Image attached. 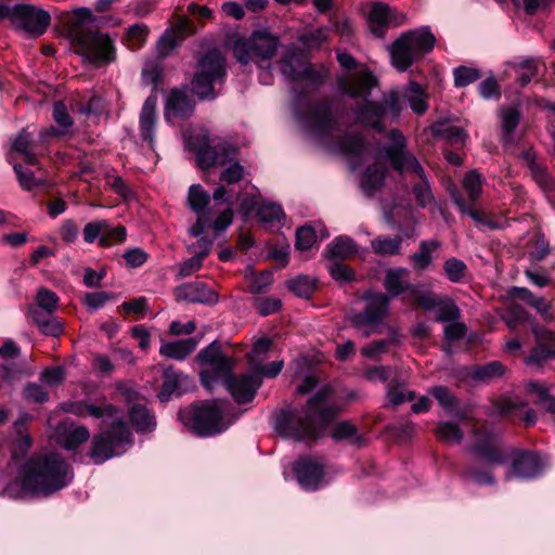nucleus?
<instances>
[{"mask_svg": "<svg viewBox=\"0 0 555 555\" xmlns=\"http://www.w3.org/2000/svg\"><path fill=\"white\" fill-rule=\"evenodd\" d=\"M181 383V373L168 367L163 373V384L158 398L162 402H167L171 396L178 392Z\"/></svg>", "mask_w": 555, "mask_h": 555, "instance_id": "obj_42", "label": "nucleus"}, {"mask_svg": "<svg viewBox=\"0 0 555 555\" xmlns=\"http://www.w3.org/2000/svg\"><path fill=\"white\" fill-rule=\"evenodd\" d=\"M261 377L254 374H242L228 378L227 388L231 392L234 400L238 403L250 402L258 388L261 386Z\"/></svg>", "mask_w": 555, "mask_h": 555, "instance_id": "obj_23", "label": "nucleus"}, {"mask_svg": "<svg viewBox=\"0 0 555 555\" xmlns=\"http://www.w3.org/2000/svg\"><path fill=\"white\" fill-rule=\"evenodd\" d=\"M435 44L436 37L427 26L405 31L390 48L392 65L400 72H404L429 53Z\"/></svg>", "mask_w": 555, "mask_h": 555, "instance_id": "obj_9", "label": "nucleus"}, {"mask_svg": "<svg viewBox=\"0 0 555 555\" xmlns=\"http://www.w3.org/2000/svg\"><path fill=\"white\" fill-rule=\"evenodd\" d=\"M90 438L86 426H63L57 429L59 443L66 450H76Z\"/></svg>", "mask_w": 555, "mask_h": 555, "instance_id": "obj_31", "label": "nucleus"}, {"mask_svg": "<svg viewBox=\"0 0 555 555\" xmlns=\"http://www.w3.org/2000/svg\"><path fill=\"white\" fill-rule=\"evenodd\" d=\"M82 234L86 243L92 244L99 238V245L107 248L125 242L127 231L122 225L112 227L107 220L102 219L88 222Z\"/></svg>", "mask_w": 555, "mask_h": 555, "instance_id": "obj_19", "label": "nucleus"}, {"mask_svg": "<svg viewBox=\"0 0 555 555\" xmlns=\"http://www.w3.org/2000/svg\"><path fill=\"white\" fill-rule=\"evenodd\" d=\"M454 85L457 88L466 87L480 78V72L473 67L459 66L453 70Z\"/></svg>", "mask_w": 555, "mask_h": 555, "instance_id": "obj_56", "label": "nucleus"}, {"mask_svg": "<svg viewBox=\"0 0 555 555\" xmlns=\"http://www.w3.org/2000/svg\"><path fill=\"white\" fill-rule=\"evenodd\" d=\"M393 10L384 3H375L369 14L371 31L376 37H384L388 27H398L405 21V15H400V20L392 21Z\"/></svg>", "mask_w": 555, "mask_h": 555, "instance_id": "obj_25", "label": "nucleus"}, {"mask_svg": "<svg viewBox=\"0 0 555 555\" xmlns=\"http://www.w3.org/2000/svg\"><path fill=\"white\" fill-rule=\"evenodd\" d=\"M317 242V233L315 231L309 227H300L296 231V248L300 250L310 249L313 244Z\"/></svg>", "mask_w": 555, "mask_h": 555, "instance_id": "obj_58", "label": "nucleus"}, {"mask_svg": "<svg viewBox=\"0 0 555 555\" xmlns=\"http://www.w3.org/2000/svg\"><path fill=\"white\" fill-rule=\"evenodd\" d=\"M429 393L438 401L440 406L449 414H454L459 420H467V416L463 412L454 413L457 406L456 398L451 391L444 386H435L429 390Z\"/></svg>", "mask_w": 555, "mask_h": 555, "instance_id": "obj_39", "label": "nucleus"}, {"mask_svg": "<svg viewBox=\"0 0 555 555\" xmlns=\"http://www.w3.org/2000/svg\"><path fill=\"white\" fill-rule=\"evenodd\" d=\"M163 70L160 61L146 62L142 68V82L146 86H152L156 90L162 82Z\"/></svg>", "mask_w": 555, "mask_h": 555, "instance_id": "obj_49", "label": "nucleus"}, {"mask_svg": "<svg viewBox=\"0 0 555 555\" xmlns=\"http://www.w3.org/2000/svg\"><path fill=\"white\" fill-rule=\"evenodd\" d=\"M344 260H333L331 264H328L327 269L331 276L340 282H349L354 278V273L352 269L343 262Z\"/></svg>", "mask_w": 555, "mask_h": 555, "instance_id": "obj_59", "label": "nucleus"}, {"mask_svg": "<svg viewBox=\"0 0 555 555\" xmlns=\"http://www.w3.org/2000/svg\"><path fill=\"white\" fill-rule=\"evenodd\" d=\"M503 373V365L498 361H493L485 365L476 366L473 371V377L478 380L487 382L502 376Z\"/></svg>", "mask_w": 555, "mask_h": 555, "instance_id": "obj_53", "label": "nucleus"}, {"mask_svg": "<svg viewBox=\"0 0 555 555\" xmlns=\"http://www.w3.org/2000/svg\"><path fill=\"white\" fill-rule=\"evenodd\" d=\"M149 35L147 26L143 24H134L127 31V40L131 49H139L143 46Z\"/></svg>", "mask_w": 555, "mask_h": 555, "instance_id": "obj_57", "label": "nucleus"}, {"mask_svg": "<svg viewBox=\"0 0 555 555\" xmlns=\"http://www.w3.org/2000/svg\"><path fill=\"white\" fill-rule=\"evenodd\" d=\"M72 479V469L60 454H35L20 467L17 477L5 487L4 494L11 499L49 495L65 488Z\"/></svg>", "mask_w": 555, "mask_h": 555, "instance_id": "obj_2", "label": "nucleus"}, {"mask_svg": "<svg viewBox=\"0 0 555 555\" xmlns=\"http://www.w3.org/2000/svg\"><path fill=\"white\" fill-rule=\"evenodd\" d=\"M526 388L529 393L537 397L534 403L542 404L548 412L555 414V398L548 393V389L544 385L529 382Z\"/></svg>", "mask_w": 555, "mask_h": 555, "instance_id": "obj_48", "label": "nucleus"}, {"mask_svg": "<svg viewBox=\"0 0 555 555\" xmlns=\"http://www.w3.org/2000/svg\"><path fill=\"white\" fill-rule=\"evenodd\" d=\"M195 108L193 98L181 89H172L166 100L164 116L168 122L184 120L192 116Z\"/></svg>", "mask_w": 555, "mask_h": 555, "instance_id": "obj_22", "label": "nucleus"}, {"mask_svg": "<svg viewBox=\"0 0 555 555\" xmlns=\"http://www.w3.org/2000/svg\"><path fill=\"white\" fill-rule=\"evenodd\" d=\"M384 217L386 222L393 229L404 232V225L412 220V209L410 205H392L390 207L384 205Z\"/></svg>", "mask_w": 555, "mask_h": 555, "instance_id": "obj_33", "label": "nucleus"}, {"mask_svg": "<svg viewBox=\"0 0 555 555\" xmlns=\"http://www.w3.org/2000/svg\"><path fill=\"white\" fill-rule=\"evenodd\" d=\"M30 139L31 135L26 130H22L13 141V150L24 154L26 163L35 165L36 157L28 152Z\"/></svg>", "mask_w": 555, "mask_h": 555, "instance_id": "obj_60", "label": "nucleus"}, {"mask_svg": "<svg viewBox=\"0 0 555 555\" xmlns=\"http://www.w3.org/2000/svg\"><path fill=\"white\" fill-rule=\"evenodd\" d=\"M467 327L464 323L457 321L448 322L444 326L443 338L448 343L456 341L465 336Z\"/></svg>", "mask_w": 555, "mask_h": 555, "instance_id": "obj_63", "label": "nucleus"}, {"mask_svg": "<svg viewBox=\"0 0 555 555\" xmlns=\"http://www.w3.org/2000/svg\"><path fill=\"white\" fill-rule=\"evenodd\" d=\"M294 472L298 483L305 490H318L324 479V464L321 460L312 456L299 459L294 465Z\"/></svg>", "mask_w": 555, "mask_h": 555, "instance_id": "obj_20", "label": "nucleus"}, {"mask_svg": "<svg viewBox=\"0 0 555 555\" xmlns=\"http://www.w3.org/2000/svg\"><path fill=\"white\" fill-rule=\"evenodd\" d=\"M209 194L199 184H193L189 189L188 203L190 208L196 214H208L206 207L209 203Z\"/></svg>", "mask_w": 555, "mask_h": 555, "instance_id": "obj_44", "label": "nucleus"}, {"mask_svg": "<svg viewBox=\"0 0 555 555\" xmlns=\"http://www.w3.org/2000/svg\"><path fill=\"white\" fill-rule=\"evenodd\" d=\"M443 270L451 282L459 283L465 276L467 267L464 261L453 257L444 261Z\"/></svg>", "mask_w": 555, "mask_h": 555, "instance_id": "obj_55", "label": "nucleus"}, {"mask_svg": "<svg viewBox=\"0 0 555 555\" xmlns=\"http://www.w3.org/2000/svg\"><path fill=\"white\" fill-rule=\"evenodd\" d=\"M538 74V62L526 59L517 65V81L521 87L527 86Z\"/></svg>", "mask_w": 555, "mask_h": 555, "instance_id": "obj_54", "label": "nucleus"}, {"mask_svg": "<svg viewBox=\"0 0 555 555\" xmlns=\"http://www.w3.org/2000/svg\"><path fill=\"white\" fill-rule=\"evenodd\" d=\"M156 105L157 96L155 94H151L144 101L139 116L140 138L146 142L151 149H154L155 144V131L157 121Z\"/></svg>", "mask_w": 555, "mask_h": 555, "instance_id": "obj_24", "label": "nucleus"}, {"mask_svg": "<svg viewBox=\"0 0 555 555\" xmlns=\"http://www.w3.org/2000/svg\"><path fill=\"white\" fill-rule=\"evenodd\" d=\"M188 144L191 150L196 152L197 164L203 169L224 165L234 158L236 154L235 149L229 144L210 145L206 134H203L202 139L191 137Z\"/></svg>", "mask_w": 555, "mask_h": 555, "instance_id": "obj_15", "label": "nucleus"}, {"mask_svg": "<svg viewBox=\"0 0 555 555\" xmlns=\"http://www.w3.org/2000/svg\"><path fill=\"white\" fill-rule=\"evenodd\" d=\"M387 397L392 405H399L405 401L414 400L415 392L405 390L403 385L391 380L387 386Z\"/></svg>", "mask_w": 555, "mask_h": 555, "instance_id": "obj_52", "label": "nucleus"}, {"mask_svg": "<svg viewBox=\"0 0 555 555\" xmlns=\"http://www.w3.org/2000/svg\"><path fill=\"white\" fill-rule=\"evenodd\" d=\"M129 416L137 431H146L155 426L153 415L142 404H133L129 411Z\"/></svg>", "mask_w": 555, "mask_h": 555, "instance_id": "obj_43", "label": "nucleus"}, {"mask_svg": "<svg viewBox=\"0 0 555 555\" xmlns=\"http://www.w3.org/2000/svg\"><path fill=\"white\" fill-rule=\"evenodd\" d=\"M51 22L50 14L30 4H15L13 24L31 37L41 36Z\"/></svg>", "mask_w": 555, "mask_h": 555, "instance_id": "obj_16", "label": "nucleus"}, {"mask_svg": "<svg viewBox=\"0 0 555 555\" xmlns=\"http://www.w3.org/2000/svg\"><path fill=\"white\" fill-rule=\"evenodd\" d=\"M281 72L294 83L297 93L296 117L319 140L347 155L360 156L365 149L361 133H346L335 119L327 100L310 101L307 94L317 91L326 80L327 70L317 69L295 47L287 49L281 61Z\"/></svg>", "mask_w": 555, "mask_h": 555, "instance_id": "obj_1", "label": "nucleus"}, {"mask_svg": "<svg viewBox=\"0 0 555 555\" xmlns=\"http://www.w3.org/2000/svg\"><path fill=\"white\" fill-rule=\"evenodd\" d=\"M440 298L441 297H438L433 293H420L416 288V295L410 296L409 299H411L415 306L421 307L425 311H430L435 310Z\"/></svg>", "mask_w": 555, "mask_h": 555, "instance_id": "obj_62", "label": "nucleus"}, {"mask_svg": "<svg viewBox=\"0 0 555 555\" xmlns=\"http://www.w3.org/2000/svg\"><path fill=\"white\" fill-rule=\"evenodd\" d=\"M225 76V59L217 50L208 51L199 61L192 80L193 91L201 99L215 98L214 85Z\"/></svg>", "mask_w": 555, "mask_h": 555, "instance_id": "obj_13", "label": "nucleus"}, {"mask_svg": "<svg viewBox=\"0 0 555 555\" xmlns=\"http://www.w3.org/2000/svg\"><path fill=\"white\" fill-rule=\"evenodd\" d=\"M175 295L178 300L190 302L212 304L218 299L217 294L211 288L198 281L177 287Z\"/></svg>", "mask_w": 555, "mask_h": 555, "instance_id": "obj_27", "label": "nucleus"}, {"mask_svg": "<svg viewBox=\"0 0 555 555\" xmlns=\"http://www.w3.org/2000/svg\"><path fill=\"white\" fill-rule=\"evenodd\" d=\"M66 411L78 417L92 416L112 420L108 429L95 435L91 442L90 456L99 465L113 456L122 454L131 443V431L118 416L117 409L112 404L94 405L87 401H74L67 404Z\"/></svg>", "mask_w": 555, "mask_h": 555, "instance_id": "obj_6", "label": "nucleus"}, {"mask_svg": "<svg viewBox=\"0 0 555 555\" xmlns=\"http://www.w3.org/2000/svg\"><path fill=\"white\" fill-rule=\"evenodd\" d=\"M544 468L540 456L534 452L515 450L512 454V468L506 479L513 476L521 479L537 477Z\"/></svg>", "mask_w": 555, "mask_h": 555, "instance_id": "obj_21", "label": "nucleus"}, {"mask_svg": "<svg viewBox=\"0 0 555 555\" xmlns=\"http://www.w3.org/2000/svg\"><path fill=\"white\" fill-rule=\"evenodd\" d=\"M333 401V390L322 387L309 398L305 408L283 409L275 418L276 431L296 441H313L322 436L325 427L338 415Z\"/></svg>", "mask_w": 555, "mask_h": 555, "instance_id": "obj_3", "label": "nucleus"}, {"mask_svg": "<svg viewBox=\"0 0 555 555\" xmlns=\"http://www.w3.org/2000/svg\"><path fill=\"white\" fill-rule=\"evenodd\" d=\"M501 121L503 130V142L512 144L514 142L513 133L520 121V113L514 107H506L501 111Z\"/></svg>", "mask_w": 555, "mask_h": 555, "instance_id": "obj_41", "label": "nucleus"}, {"mask_svg": "<svg viewBox=\"0 0 555 555\" xmlns=\"http://www.w3.org/2000/svg\"><path fill=\"white\" fill-rule=\"evenodd\" d=\"M435 434L439 440L447 443H461L463 440V431L452 422H439Z\"/></svg>", "mask_w": 555, "mask_h": 555, "instance_id": "obj_47", "label": "nucleus"}, {"mask_svg": "<svg viewBox=\"0 0 555 555\" xmlns=\"http://www.w3.org/2000/svg\"><path fill=\"white\" fill-rule=\"evenodd\" d=\"M93 21L90 9L78 8L64 18L63 24L77 53L94 67H101L116 60V48L108 34L85 29V24Z\"/></svg>", "mask_w": 555, "mask_h": 555, "instance_id": "obj_7", "label": "nucleus"}, {"mask_svg": "<svg viewBox=\"0 0 555 555\" xmlns=\"http://www.w3.org/2000/svg\"><path fill=\"white\" fill-rule=\"evenodd\" d=\"M28 420L27 415H22L15 423L14 428L17 437L12 443L11 454L13 460H20L25 456L31 447V438L29 435L24 433L25 424Z\"/></svg>", "mask_w": 555, "mask_h": 555, "instance_id": "obj_35", "label": "nucleus"}, {"mask_svg": "<svg viewBox=\"0 0 555 555\" xmlns=\"http://www.w3.org/2000/svg\"><path fill=\"white\" fill-rule=\"evenodd\" d=\"M436 321L437 322H452L457 321L461 318L460 308L455 302L448 297H441L436 306Z\"/></svg>", "mask_w": 555, "mask_h": 555, "instance_id": "obj_45", "label": "nucleus"}, {"mask_svg": "<svg viewBox=\"0 0 555 555\" xmlns=\"http://www.w3.org/2000/svg\"><path fill=\"white\" fill-rule=\"evenodd\" d=\"M386 168L382 164H374L366 168L361 179L363 192L371 196L384 182Z\"/></svg>", "mask_w": 555, "mask_h": 555, "instance_id": "obj_36", "label": "nucleus"}, {"mask_svg": "<svg viewBox=\"0 0 555 555\" xmlns=\"http://www.w3.org/2000/svg\"><path fill=\"white\" fill-rule=\"evenodd\" d=\"M532 332L537 346L528 362H540L541 360L555 357V334L544 326L538 325L532 327Z\"/></svg>", "mask_w": 555, "mask_h": 555, "instance_id": "obj_28", "label": "nucleus"}, {"mask_svg": "<svg viewBox=\"0 0 555 555\" xmlns=\"http://www.w3.org/2000/svg\"><path fill=\"white\" fill-rule=\"evenodd\" d=\"M288 288L299 297L308 298L315 288V281L307 275H300L287 282Z\"/></svg>", "mask_w": 555, "mask_h": 555, "instance_id": "obj_51", "label": "nucleus"}, {"mask_svg": "<svg viewBox=\"0 0 555 555\" xmlns=\"http://www.w3.org/2000/svg\"><path fill=\"white\" fill-rule=\"evenodd\" d=\"M197 359L207 366L201 372V380L206 388L211 389L218 379H222L227 384L228 378L232 377L234 359L222 352L218 341L215 340L201 350Z\"/></svg>", "mask_w": 555, "mask_h": 555, "instance_id": "obj_14", "label": "nucleus"}, {"mask_svg": "<svg viewBox=\"0 0 555 555\" xmlns=\"http://www.w3.org/2000/svg\"><path fill=\"white\" fill-rule=\"evenodd\" d=\"M178 417L185 427L201 437L215 436L228 428L223 405L218 401L183 408Z\"/></svg>", "mask_w": 555, "mask_h": 555, "instance_id": "obj_11", "label": "nucleus"}, {"mask_svg": "<svg viewBox=\"0 0 555 555\" xmlns=\"http://www.w3.org/2000/svg\"><path fill=\"white\" fill-rule=\"evenodd\" d=\"M59 234L65 243L73 244L78 238L79 228L73 219H66L62 222Z\"/></svg>", "mask_w": 555, "mask_h": 555, "instance_id": "obj_64", "label": "nucleus"}, {"mask_svg": "<svg viewBox=\"0 0 555 555\" xmlns=\"http://www.w3.org/2000/svg\"><path fill=\"white\" fill-rule=\"evenodd\" d=\"M463 188L466 191L470 206H474L481 194L482 177L476 170L467 172L463 180Z\"/></svg>", "mask_w": 555, "mask_h": 555, "instance_id": "obj_50", "label": "nucleus"}, {"mask_svg": "<svg viewBox=\"0 0 555 555\" xmlns=\"http://www.w3.org/2000/svg\"><path fill=\"white\" fill-rule=\"evenodd\" d=\"M433 132L435 137L446 140L451 145L464 144L466 139V133L462 128L442 121L433 126Z\"/></svg>", "mask_w": 555, "mask_h": 555, "instance_id": "obj_38", "label": "nucleus"}, {"mask_svg": "<svg viewBox=\"0 0 555 555\" xmlns=\"http://www.w3.org/2000/svg\"><path fill=\"white\" fill-rule=\"evenodd\" d=\"M438 240L422 241L418 250L410 256V261L416 271L426 270L433 262V254L440 247Z\"/></svg>", "mask_w": 555, "mask_h": 555, "instance_id": "obj_32", "label": "nucleus"}, {"mask_svg": "<svg viewBox=\"0 0 555 555\" xmlns=\"http://www.w3.org/2000/svg\"><path fill=\"white\" fill-rule=\"evenodd\" d=\"M451 197L460 211L469 216L477 225L489 230H498L504 228L506 222L505 220L498 218L494 215L488 214L485 210H479L474 206L467 205V203H465L464 198L456 190L451 193Z\"/></svg>", "mask_w": 555, "mask_h": 555, "instance_id": "obj_26", "label": "nucleus"}, {"mask_svg": "<svg viewBox=\"0 0 555 555\" xmlns=\"http://www.w3.org/2000/svg\"><path fill=\"white\" fill-rule=\"evenodd\" d=\"M197 345L198 340L194 337L163 343L159 353L165 358L182 361L196 349Z\"/></svg>", "mask_w": 555, "mask_h": 555, "instance_id": "obj_29", "label": "nucleus"}, {"mask_svg": "<svg viewBox=\"0 0 555 555\" xmlns=\"http://www.w3.org/2000/svg\"><path fill=\"white\" fill-rule=\"evenodd\" d=\"M358 253L354 241L349 236L336 237L326 249L330 260H345Z\"/></svg>", "mask_w": 555, "mask_h": 555, "instance_id": "obj_34", "label": "nucleus"}, {"mask_svg": "<svg viewBox=\"0 0 555 555\" xmlns=\"http://www.w3.org/2000/svg\"><path fill=\"white\" fill-rule=\"evenodd\" d=\"M28 315L43 335L57 337L64 331L62 321L54 314L41 313L37 308H28Z\"/></svg>", "mask_w": 555, "mask_h": 555, "instance_id": "obj_30", "label": "nucleus"}, {"mask_svg": "<svg viewBox=\"0 0 555 555\" xmlns=\"http://www.w3.org/2000/svg\"><path fill=\"white\" fill-rule=\"evenodd\" d=\"M60 298L51 289L41 287L38 289L36 295L35 304L30 305L29 308H37L41 313L54 314L59 307Z\"/></svg>", "mask_w": 555, "mask_h": 555, "instance_id": "obj_40", "label": "nucleus"}, {"mask_svg": "<svg viewBox=\"0 0 555 555\" xmlns=\"http://www.w3.org/2000/svg\"><path fill=\"white\" fill-rule=\"evenodd\" d=\"M279 46L278 37L264 30L254 31L248 39L240 38L233 44V53L237 62L248 64L257 62L260 67L262 63L270 62Z\"/></svg>", "mask_w": 555, "mask_h": 555, "instance_id": "obj_12", "label": "nucleus"}, {"mask_svg": "<svg viewBox=\"0 0 555 555\" xmlns=\"http://www.w3.org/2000/svg\"><path fill=\"white\" fill-rule=\"evenodd\" d=\"M391 144L384 147V153L389 159L392 168L400 173L408 172L420 179L412 186V194L422 208H425L434 201L429 182L425 171L414 155L406 150V140L399 129H391L387 133Z\"/></svg>", "mask_w": 555, "mask_h": 555, "instance_id": "obj_8", "label": "nucleus"}, {"mask_svg": "<svg viewBox=\"0 0 555 555\" xmlns=\"http://www.w3.org/2000/svg\"><path fill=\"white\" fill-rule=\"evenodd\" d=\"M337 61L346 69L337 77L338 90L350 96L360 98L362 101H370L372 90L377 87L378 80L366 65L359 64L356 59L347 52H338Z\"/></svg>", "mask_w": 555, "mask_h": 555, "instance_id": "obj_10", "label": "nucleus"}, {"mask_svg": "<svg viewBox=\"0 0 555 555\" xmlns=\"http://www.w3.org/2000/svg\"><path fill=\"white\" fill-rule=\"evenodd\" d=\"M332 437L335 440H349L352 444L362 446L364 438L360 435L353 424L350 422L338 423L333 431Z\"/></svg>", "mask_w": 555, "mask_h": 555, "instance_id": "obj_46", "label": "nucleus"}, {"mask_svg": "<svg viewBox=\"0 0 555 555\" xmlns=\"http://www.w3.org/2000/svg\"><path fill=\"white\" fill-rule=\"evenodd\" d=\"M476 441L470 447L472 452L489 465L504 464L505 454L496 444L494 434L483 424H474L472 428Z\"/></svg>", "mask_w": 555, "mask_h": 555, "instance_id": "obj_17", "label": "nucleus"}, {"mask_svg": "<svg viewBox=\"0 0 555 555\" xmlns=\"http://www.w3.org/2000/svg\"><path fill=\"white\" fill-rule=\"evenodd\" d=\"M402 246L400 235H379L371 242L372 250L383 257L399 255Z\"/></svg>", "mask_w": 555, "mask_h": 555, "instance_id": "obj_37", "label": "nucleus"}, {"mask_svg": "<svg viewBox=\"0 0 555 555\" xmlns=\"http://www.w3.org/2000/svg\"><path fill=\"white\" fill-rule=\"evenodd\" d=\"M180 41L182 40L178 38L177 31L166 30L157 42V52L159 56L162 59L167 56Z\"/></svg>", "mask_w": 555, "mask_h": 555, "instance_id": "obj_61", "label": "nucleus"}, {"mask_svg": "<svg viewBox=\"0 0 555 555\" xmlns=\"http://www.w3.org/2000/svg\"><path fill=\"white\" fill-rule=\"evenodd\" d=\"M241 211L248 217L253 212L267 229H273L281 224L284 218L283 209L280 205L266 202L259 195H248L241 203Z\"/></svg>", "mask_w": 555, "mask_h": 555, "instance_id": "obj_18", "label": "nucleus"}, {"mask_svg": "<svg viewBox=\"0 0 555 555\" xmlns=\"http://www.w3.org/2000/svg\"><path fill=\"white\" fill-rule=\"evenodd\" d=\"M410 271L403 267L387 269L384 279L386 293L369 292L364 295L365 308L351 315L352 326L363 336L380 334L389 314L390 299L400 295H416V285L409 281Z\"/></svg>", "mask_w": 555, "mask_h": 555, "instance_id": "obj_5", "label": "nucleus"}, {"mask_svg": "<svg viewBox=\"0 0 555 555\" xmlns=\"http://www.w3.org/2000/svg\"><path fill=\"white\" fill-rule=\"evenodd\" d=\"M406 99L412 111L423 115L428 109L425 92L415 81L409 82L402 93L398 88L385 92L380 101H362L353 107L354 122L364 129L384 132L387 122L399 119L403 109L402 99Z\"/></svg>", "mask_w": 555, "mask_h": 555, "instance_id": "obj_4", "label": "nucleus"}]
</instances>
